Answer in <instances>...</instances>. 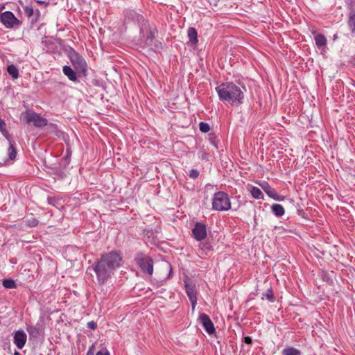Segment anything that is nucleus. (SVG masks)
I'll return each mask as SVG.
<instances>
[{"mask_svg":"<svg viewBox=\"0 0 355 355\" xmlns=\"http://www.w3.org/2000/svg\"><path fill=\"white\" fill-rule=\"evenodd\" d=\"M4 137H6L8 139V131L4 128L1 130Z\"/></svg>","mask_w":355,"mask_h":355,"instance_id":"72a5a7b5","label":"nucleus"},{"mask_svg":"<svg viewBox=\"0 0 355 355\" xmlns=\"http://www.w3.org/2000/svg\"><path fill=\"white\" fill-rule=\"evenodd\" d=\"M28 225L32 227L36 226L37 225V220L35 218L29 220Z\"/></svg>","mask_w":355,"mask_h":355,"instance_id":"2f4dec72","label":"nucleus"},{"mask_svg":"<svg viewBox=\"0 0 355 355\" xmlns=\"http://www.w3.org/2000/svg\"><path fill=\"white\" fill-rule=\"evenodd\" d=\"M212 208L216 211L229 210L231 202L228 195L223 191L216 193L212 198Z\"/></svg>","mask_w":355,"mask_h":355,"instance_id":"7ed1b4c3","label":"nucleus"},{"mask_svg":"<svg viewBox=\"0 0 355 355\" xmlns=\"http://www.w3.org/2000/svg\"><path fill=\"white\" fill-rule=\"evenodd\" d=\"M168 266L170 268V273H169V275H170L171 274V272H172V268H171V267L170 266Z\"/></svg>","mask_w":355,"mask_h":355,"instance_id":"ea45409f","label":"nucleus"},{"mask_svg":"<svg viewBox=\"0 0 355 355\" xmlns=\"http://www.w3.org/2000/svg\"><path fill=\"white\" fill-rule=\"evenodd\" d=\"M248 191L251 193L252 196L255 199H263V195L261 191L254 186L248 184L247 186Z\"/></svg>","mask_w":355,"mask_h":355,"instance_id":"ddd939ff","label":"nucleus"},{"mask_svg":"<svg viewBox=\"0 0 355 355\" xmlns=\"http://www.w3.org/2000/svg\"><path fill=\"white\" fill-rule=\"evenodd\" d=\"M4 8H5L4 5H1L0 6V12H1L4 9Z\"/></svg>","mask_w":355,"mask_h":355,"instance_id":"4c0bfd02","label":"nucleus"},{"mask_svg":"<svg viewBox=\"0 0 355 355\" xmlns=\"http://www.w3.org/2000/svg\"><path fill=\"white\" fill-rule=\"evenodd\" d=\"M87 327L90 329L94 330L96 328L97 325L96 323L94 322V321H90L87 322Z\"/></svg>","mask_w":355,"mask_h":355,"instance_id":"c756f323","label":"nucleus"},{"mask_svg":"<svg viewBox=\"0 0 355 355\" xmlns=\"http://www.w3.org/2000/svg\"><path fill=\"white\" fill-rule=\"evenodd\" d=\"M192 233L196 240L201 241L207 236L206 226L202 223H198L192 230Z\"/></svg>","mask_w":355,"mask_h":355,"instance_id":"1a4fd4ad","label":"nucleus"},{"mask_svg":"<svg viewBox=\"0 0 355 355\" xmlns=\"http://www.w3.org/2000/svg\"><path fill=\"white\" fill-rule=\"evenodd\" d=\"M70 60L75 69L78 72H85L87 68V64L85 60L76 53H73L70 56Z\"/></svg>","mask_w":355,"mask_h":355,"instance_id":"0eeeda50","label":"nucleus"},{"mask_svg":"<svg viewBox=\"0 0 355 355\" xmlns=\"http://www.w3.org/2000/svg\"><path fill=\"white\" fill-rule=\"evenodd\" d=\"M185 288H186V293L187 296L189 297V299L191 303L192 306V312H194L196 306L197 304V296L196 293L194 290V286L191 284H189L187 282H185Z\"/></svg>","mask_w":355,"mask_h":355,"instance_id":"f8f14e48","label":"nucleus"},{"mask_svg":"<svg viewBox=\"0 0 355 355\" xmlns=\"http://www.w3.org/2000/svg\"><path fill=\"white\" fill-rule=\"evenodd\" d=\"M271 210L276 216H282L284 214V209L279 204H273L271 206Z\"/></svg>","mask_w":355,"mask_h":355,"instance_id":"dca6fc26","label":"nucleus"},{"mask_svg":"<svg viewBox=\"0 0 355 355\" xmlns=\"http://www.w3.org/2000/svg\"><path fill=\"white\" fill-rule=\"evenodd\" d=\"M17 155V152L13 146V144L11 141H10V147L8 148V156L9 158L12 160L15 158Z\"/></svg>","mask_w":355,"mask_h":355,"instance_id":"4be33fe9","label":"nucleus"},{"mask_svg":"<svg viewBox=\"0 0 355 355\" xmlns=\"http://www.w3.org/2000/svg\"><path fill=\"white\" fill-rule=\"evenodd\" d=\"M95 352V345L93 344L88 349L86 355H94Z\"/></svg>","mask_w":355,"mask_h":355,"instance_id":"7c9ffc66","label":"nucleus"},{"mask_svg":"<svg viewBox=\"0 0 355 355\" xmlns=\"http://www.w3.org/2000/svg\"><path fill=\"white\" fill-rule=\"evenodd\" d=\"M63 73L67 76L70 80H76V72L69 66H64L63 67Z\"/></svg>","mask_w":355,"mask_h":355,"instance_id":"2eb2a0df","label":"nucleus"},{"mask_svg":"<svg viewBox=\"0 0 355 355\" xmlns=\"http://www.w3.org/2000/svg\"><path fill=\"white\" fill-rule=\"evenodd\" d=\"M137 264L140 266L143 272L151 275L153 272V261L152 259L140 253L135 258Z\"/></svg>","mask_w":355,"mask_h":355,"instance_id":"20e7f679","label":"nucleus"},{"mask_svg":"<svg viewBox=\"0 0 355 355\" xmlns=\"http://www.w3.org/2000/svg\"><path fill=\"white\" fill-rule=\"evenodd\" d=\"M198 175H199V172L196 169H192L189 171V176L193 179L197 178L198 177Z\"/></svg>","mask_w":355,"mask_h":355,"instance_id":"cd10ccee","label":"nucleus"},{"mask_svg":"<svg viewBox=\"0 0 355 355\" xmlns=\"http://www.w3.org/2000/svg\"><path fill=\"white\" fill-rule=\"evenodd\" d=\"M252 338L249 336H246L244 338V342L247 344L250 345L252 343Z\"/></svg>","mask_w":355,"mask_h":355,"instance_id":"473e14b6","label":"nucleus"},{"mask_svg":"<svg viewBox=\"0 0 355 355\" xmlns=\"http://www.w3.org/2000/svg\"><path fill=\"white\" fill-rule=\"evenodd\" d=\"M40 10L38 9H35V15L33 17L32 21L33 22L37 21L39 20V19H40Z\"/></svg>","mask_w":355,"mask_h":355,"instance_id":"bb28decb","label":"nucleus"},{"mask_svg":"<svg viewBox=\"0 0 355 355\" xmlns=\"http://www.w3.org/2000/svg\"><path fill=\"white\" fill-rule=\"evenodd\" d=\"M198 320L209 334H212L215 332L214 323L207 315L205 313H200Z\"/></svg>","mask_w":355,"mask_h":355,"instance_id":"9d476101","label":"nucleus"},{"mask_svg":"<svg viewBox=\"0 0 355 355\" xmlns=\"http://www.w3.org/2000/svg\"><path fill=\"white\" fill-rule=\"evenodd\" d=\"M27 340V336L23 330H17L13 332V343L19 349H21Z\"/></svg>","mask_w":355,"mask_h":355,"instance_id":"6e6552de","label":"nucleus"},{"mask_svg":"<svg viewBox=\"0 0 355 355\" xmlns=\"http://www.w3.org/2000/svg\"><path fill=\"white\" fill-rule=\"evenodd\" d=\"M24 12L28 18L33 19L35 15V9L32 6H25L24 8Z\"/></svg>","mask_w":355,"mask_h":355,"instance_id":"412c9836","label":"nucleus"},{"mask_svg":"<svg viewBox=\"0 0 355 355\" xmlns=\"http://www.w3.org/2000/svg\"><path fill=\"white\" fill-rule=\"evenodd\" d=\"M14 355H20V354H19V352H15L14 353Z\"/></svg>","mask_w":355,"mask_h":355,"instance_id":"a19ab883","label":"nucleus"},{"mask_svg":"<svg viewBox=\"0 0 355 355\" xmlns=\"http://www.w3.org/2000/svg\"><path fill=\"white\" fill-rule=\"evenodd\" d=\"M2 285L6 288H16V284L12 279H4L2 282Z\"/></svg>","mask_w":355,"mask_h":355,"instance_id":"aec40b11","label":"nucleus"},{"mask_svg":"<svg viewBox=\"0 0 355 355\" xmlns=\"http://www.w3.org/2000/svg\"><path fill=\"white\" fill-rule=\"evenodd\" d=\"M199 128L201 132H205V133L209 132L210 130L209 125L205 122L200 123Z\"/></svg>","mask_w":355,"mask_h":355,"instance_id":"393cba45","label":"nucleus"},{"mask_svg":"<svg viewBox=\"0 0 355 355\" xmlns=\"http://www.w3.org/2000/svg\"><path fill=\"white\" fill-rule=\"evenodd\" d=\"M0 21L7 28H12L15 26L19 25V20L10 11H5L0 14Z\"/></svg>","mask_w":355,"mask_h":355,"instance_id":"423d86ee","label":"nucleus"},{"mask_svg":"<svg viewBox=\"0 0 355 355\" xmlns=\"http://www.w3.org/2000/svg\"><path fill=\"white\" fill-rule=\"evenodd\" d=\"M121 261V255L115 251L103 254L101 259L90 267L96 274L98 283L101 285L105 284L111 278L114 270L120 267Z\"/></svg>","mask_w":355,"mask_h":355,"instance_id":"f257e3e1","label":"nucleus"},{"mask_svg":"<svg viewBox=\"0 0 355 355\" xmlns=\"http://www.w3.org/2000/svg\"><path fill=\"white\" fill-rule=\"evenodd\" d=\"M188 37L189 41L193 44H196L198 42V36L196 30L194 28H189L188 29Z\"/></svg>","mask_w":355,"mask_h":355,"instance_id":"f3484780","label":"nucleus"},{"mask_svg":"<svg viewBox=\"0 0 355 355\" xmlns=\"http://www.w3.org/2000/svg\"><path fill=\"white\" fill-rule=\"evenodd\" d=\"M8 73L14 78L17 79L19 77L18 69L13 64H10L7 67Z\"/></svg>","mask_w":355,"mask_h":355,"instance_id":"a211bd4d","label":"nucleus"},{"mask_svg":"<svg viewBox=\"0 0 355 355\" xmlns=\"http://www.w3.org/2000/svg\"><path fill=\"white\" fill-rule=\"evenodd\" d=\"M315 44L319 49L324 48L327 44L326 37L321 34H318L315 36Z\"/></svg>","mask_w":355,"mask_h":355,"instance_id":"4468645a","label":"nucleus"},{"mask_svg":"<svg viewBox=\"0 0 355 355\" xmlns=\"http://www.w3.org/2000/svg\"><path fill=\"white\" fill-rule=\"evenodd\" d=\"M264 296L270 301L273 302L274 296L272 292L271 291H268L267 293L264 294Z\"/></svg>","mask_w":355,"mask_h":355,"instance_id":"c85d7f7f","label":"nucleus"},{"mask_svg":"<svg viewBox=\"0 0 355 355\" xmlns=\"http://www.w3.org/2000/svg\"><path fill=\"white\" fill-rule=\"evenodd\" d=\"M349 26L353 33H355V14H352L349 17Z\"/></svg>","mask_w":355,"mask_h":355,"instance_id":"b1692460","label":"nucleus"},{"mask_svg":"<svg viewBox=\"0 0 355 355\" xmlns=\"http://www.w3.org/2000/svg\"><path fill=\"white\" fill-rule=\"evenodd\" d=\"M5 127H6L5 122L2 119H0V130H2Z\"/></svg>","mask_w":355,"mask_h":355,"instance_id":"f704fd0d","label":"nucleus"},{"mask_svg":"<svg viewBox=\"0 0 355 355\" xmlns=\"http://www.w3.org/2000/svg\"><path fill=\"white\" fill-rule=\"evenodd\" d=\"M96 355H110L108 349L105 347H102L100 350H98Z\"/></svg>","mask_w":355,"mask_h":355,"instance_id":"a878e982","label":"nucleus"},{"mask_svg":"<svg viewBox=\"0 0 355 355\" xmlns=\"http://www.w3.org/2000/svg\"><path fill=\"white\" fill-rule=\"evenodd\" d=\"M211 246L209 243H200L199 245V250L202 254H206L210 250Z\"/></svg>","mask_w":355,"mask_h":355,"instance_id":"5701e85b","label":"nucleus"},{"mask_svg":"<svg viewBox=\"0 0 355 355\" xmlns=\"http://www.w3.org/2000/svg\"><path fill=\"white\" fill-rule=\"evenodd\" d=\"M283 355H300V352L294 347H287L282 352Z\"/></svg>","mask_w":355,"mask_h":355,"instance_id":"6ab92c4d","label":"nucleus"},{"mask_svg":"<svg viewBox=\"0 0 355 355\" xmlns=\"http://www.w3.org/2000/svg\"><path fill=\"white\" fill-rule=\"evenodd\" d=\"M152 39H153V35H150V37H148V40H150V42L152 41Z\"/></svg>","mask_w":355,"mask_h":355,"instance_id":"58836bf2","label":"nucleus"},{"mask_svg":"<svg viewBox=\"0 0 355 355\" xmlns=\"http://www.w3.org/2000/svg\"><path fill=\"white\" fill-rule=\"evenodd\" d=\"M35 330V328H34V327H30V328L27 329V331L30 334H32Z\"/></svg>","mask_w":355,"mask_h":355,"instance_id":"c9c22d12","label":"nucleus"},{"mask_svg":"<svg viewBox=\"0 0 355 355\" xmlns=\"http://www.w3.org/2000/svg\"><path fill=\"white\" fill-rule=\"evenodd\" d=\"M210 3H212V2H216V0H209Z\"/></svg>","mask_w":355,"mask_h":355,"instance_id":"79ce46f5","label":"nucleus"},{"mask_svg":"<svg viewBox=\"0 0 355 355\" xmlns=\"http://www.w3.org/2000/svg\"><path fill=\"white\" fill-rule=\"evenodd\" d=\"M23 114L26 121L28 123H33L35 127L42 128L48 123L47 119L33 111H26Z\"/></svg>","mask_w":355,"mask_h":355,"instance_id":"39448f33","label":"nucleus"},{"mask_svg":"<svg viewBox=\"0 0 355 355\" xmlns=\"http://www.w3.org/2000/svg\"><path fill=\"white\" fill-rule=\"evenodd\" d=\"M37 3H40V4H45L46 6L48 5V3H46L45 1H42V0H35Z\"/></svg>","mask_w":355,"mask_h":355,"instance_id":"e433bc0d","label":"nucleus"},{"mask_svg":"<svg viewBox=\"0 0 355 355\" xmlns=\"http://www.w3.org/2000/svg\"><path fill=\"white\" fill-rule=\"evenodd\" d=\"M258 184L270 198L279 201L284 200V198L279 195L275 191V190L269 185V184L267 182L263 181L259 182Z\"/></svg>","mask_w":355,"mask_h":355,"instance_id":"9b49d317","label":"nucleus"},{"mask_svg":"<svg viewBox=\"0 0 355 355\" xmlns=\"http://www.w3.org/2000/svg\"><path fill=\"white\" fill-rule=\"evenodd\" d=\"M221 101L238 106L243 103L245 87L232 83H223L216 87Z\"/></svg>","mask_w":355,"mask_h":355,"instance_id":"f03ea898","label":"nucleus"}]
</instances>
